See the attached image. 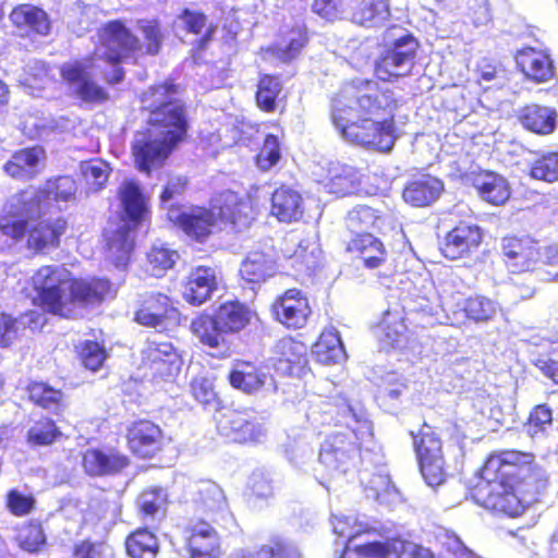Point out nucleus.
<instances>
[{
    "instance_id": "nucleus-1",
    "label": "nucleus",
    "mask_w": 558,
    "mask_h": 558,
    "mask_svg": "<svg viewBox=\"0 0 558 558\" xmlns=\"http://www.w3.org/2000/svg\"><path fill=\"white\" fill-rule=\"evenodd\" d=\"M397 99L377 82L355 78L345 83L331 101V120L350 143L389 151L397 138L393 111Z\"/></svg>"
},
{
    "instance_id": "nucleus-2",
    "label": "nucleus",
    "mask_w": 558,
    "mask_h": 558,
    "mask_svg": "<svg viewBox=\"0 0 558 558\" xmlns=\"http://www.w3.org/2000/svg\"><path fill=\"white\" fill-rule=\"evenodd\" d=\"M32 280L40 306L64 317L72 316L77 307L101 302L112 292L107 279H73L61 265L39 268Z\"/></svg>"
},
{
    "instance_id": "nucleus-3",
    "label": "nucleus",
    "mask_w": 558,
    "mask_h": 558,
    "mask_svg": "<svg viewBox=\"0 0 558 558\" xmlns=\"http://www.w3.org/2000/svg\"><path fill=\"white\" fill-rule=\"evenodd\" d=\"M331 524L335 534L347 538L341 558H435L429 549L400 538L355 544V539L368 534L371 529L353 515H332Z\"/></svg>"
},
{
    "instance_id": "nucleus-4",
    "label": "nucleus",
    "mask_w": 558,
    "mask_h": 558,
    "mask_svg": "<svg viewBox=\"0 0 558 558\" xmlns=\"http://www.w3.org/2000/svg\"><path fill=\"white\" fill-rule=\"evenodd\" d=\"M119 201L125 220L116 230L106 229L107 258L117 268H124L133 250L134 239L130 223L136 226L144 221L148 214L147 203L140 185L133 180H125L119 187Z\"/></svg>"
},
{
    "instance_id": "nucleus-5",
    "label": "nucleus",
    "mask_w": 558,
    "mask_h": 558,
    "mask_svg": "<svg viewBox=\"0 0 558 558\" xmlns=\"http://www.w3.org/2000/svg\"><path fill=\"white\" fill-rule=\"evenodd\" d=\"M75 192V181L70 177H60L54 181H49L43 191L29 189L12 196L5 204L0 218L1 232L7 236H19L23 233L25 229L24 211H19L21 206L25 207V215L40 214L44 199L68 202Z\"/></svg>"
},
{
    "instance_id": "nucleus-6",
    "label": "nucleus",
    "mask_w": 558,
    "mask_h": 558,
    "mask_svg": "<svg viewBox=\"0 0 558 558\" xmlns=\"http://www.w3.org/2000/svg\"><path fill=\"white\" fill-rule=\"evenodd\" d=\"M173 131L172 128L148 124L145 131L135 134L132 154L140 171L150 172L163 165L174 146L185 135Z\"/></svg>"
},
{
    "instance_id": "nucleus-7",
    "label": "nucleus",
    "mask_w": 558,
    "mask_h": 558,
    "mask_svg": "<svg viewBox=\"0 0 558 558\" xmlns=\"http://www.w3.org/2000/svg\"><path fill=\"white\" fill-rule=\"evenodd\" d=\"M177 87L166 82L151 86L142 95V105L149 111L148 124L174 129V133L185 134L187 123L182 104L175 98Z\"/></svg>"
},
{
    "instance_id": "nucleus-8",
    "label": "nucleus",
    "mask_w": 558,
    "mask_h": 558,
    "mask_svg": "<svg viewBox=\"0 0 558 558\" xmlns=\"http://www.w3.org/2000/svg\"><path fill=\"white\" fill-rule=\"evenodd\" d=\"M98 68L93 59L73 60L61 66V75L70 93L85 104L100 105L108 100L107 90L93 78V70Z\"/></svg>"
},
{
    "instance_id": "nucleus-9",
    "label": "nucleus",
    "mask_w": 558,
    "mask_h": 558,
    "mask_svg": "<svg viewBox=\"0 0 558 558\" xmlns=\"http://www.w3.org/2000/svg\"><path fill=\"white\" fill-rule=\"evenodd\" d=\"M99 45L94 53V61L105 60L117 64L129 58L140 47V38L119 20L104 25L99 32Z\"/></svg>"
},
{
    "instance_id": "nucleus-10",
    "label": "nucleus",
    "mask_w": 558,
    "mask_h": 558,
    "mask_svg": "<svg viewBox=\"0 0 558 558\" xmlns=\"http://www.w3.org/2000/svg\"><path fill=\"white\" fill-rule=\"evenodd\" d=\"M413 436V445L418 458L420 470L426 484L430 487L445 482L442 446L439 437L430 426L424 425L418 435Z\"/></svg>"
},
{
    "instance_id": "nucleus-11",
    "label": "nucleus",
    "mask_w": 558,
    "mask_h": 558,
    "mask_svg": "<svg viewBox=\"0 0 558 558\" xmlns=\"http://www.w3.org/2000/svg\"><path fill=\"white\" fill-rule=\"evenodd\" d=\"M359 445L349 435L337 432L329 435L323 442L318 461L327 470L330 477L347 474L356 465Z\"/></svg>"
},
{
    "instance_id": "nucleus-12",
    "label": "nucleus",
    "mask_w": 558,
    "mask_h": 558,
    "mask_svg": "<svg viewBox=\"0 0 558 558\" xmlns=\"http://www.w3.org/2000/svg\"><path fill=\"white\" fill-rule=\"evenodd\" d=\"M221 436L234 442L259 441L265 429L256 416L246 410L222 409L215 417Z\"/></svg>"
},
{
    "instance_id": "nucleus-13",
    "label": "nucleus",
    "mask_w": 558,
    "mask_h": 558,
    "mask_svg": "<svg viewBox=\"0 0 558 558\" xmlns=\"http://www.w3.org/2000/svg\"><path fill=\"white\" fill-rule=\"evenodd\" d=\"M191 504L196 513L213 522L228 526L233 522L223 490L211 481H202L191 488Z\"/></svg>"
},
{
    "instance_id": "nucleus-14",
    "label": "nucleus",
    "mask_w": 558,
    "mask_h": 558,
    "mask_svg": "<svg viewBox=\"0 0 558 558\" xmlns=\"http://www.w3.org/2000/svg\"><path fill=\"white\" fill-rule=\"evenodd\" d=\"M418 44L412 35L398 38L375 64V74L381 81L410 74Z\"/></svg>"
},
{
    "instance_id": "nucleus-15",
    "label": "nucleus",
    "mask_w": 558,
    "mask_h": 558,
    "mask_svg": "<svg viewBox=\"0 0 558 558\" xmlns=\"http://www.w3.org/2000/svg\"><path fill=\"white\" fill-rule=\"evenodd\" d=\"M19 211L25 213V207L21 206ZM38 214H31L23 216L24 231L19 236H11L19 240L27 232V247L35 252H45L54 248L59 245L60 236L64 233L66 222L62 218L47 219L41 221H34L33 218Z\"/></svg>"
},
{
    "instance_id": "nucleus-16",
    "label": "nucleus",
    "mask_w": 558,
    "mask_h": 558,
    "mask_svg": "<svg viewBox=\"0 0 558 558\" xmlns=\"http://www.w3.org/2000/svg\"><path fill=\"white\" fill-rule=\"evenodd\" d=\"M142 363L151 371L153 376L170 379L181 368V359L170 341L157 338L148 339L142 350Z\"/></svg>"
},
{
    "instance_id": "nucleus-17",
    "label": "nucleus",
    "mask_w": 558,
    "mask_h": 558,
    "mask_svg": "<svg viewBox=\"0 0 558 558\" xmlns=\"http://www.w3.org/2000/svg\"><path fill=\"white\" fill-rule=\"evenodd\" d=\"M276 320L292 329L303 328L312 314L306 294L299 289H289L279 295L271 306Z\"/></svg>"
},
{
    "instance_id": "nucleus-18",
    "label": "nucleus",
    "mask_w": 558,
    "mask_h": 558,
    "mask_svg": "<svg viewBox=\"0 0 558 558\" xmlns=\"http://www.w3.org/2000/svg\"><path fill=\"white\" fill-rule=\"evenodd\" d=\"M184 533L190 558H220L222 556L221 537L207 521L203 519L191 521Z\"/></svg>"
},
{
    "instance_id": "nucleus-19",
    "label": "nucleus",
    "mask_w": 558,
    "mask_h": 558,
    "mask_svg": "<svg viewBox=\"0 0 558 558\" xmlns=\"http://www.w3.org/2000/svg\"><path fill=\"white\" fill-rule=\"evenodd\" d=\"M168 219L179 226L189 236L203 241L218 227L216 213L204 207L182 209L169 206Z\"/></svg>"
},
{
    "instance_id": "nucleus-20",
    "label": "nucleus",
    "mask_w": 558,
    "mask_h": 558,
    "mask_svg": "<svg viewBox=\"0 0 558 558\" xmlns=\"http://www.w3.org/2000/svg\"><path fill=\"white\" fill-rule=\"evenodd\" d=\"M209 209L215 210L218 227L231 225L241 230L253 219L250 202L231 191H226L214 198Z\"/></svg>"
},
{
    "instance_id": "nucleus-21",
    "label": "nucleus",
    "mask_w": 558,
    "mask_h": 558,
    "mask_svg": "<svg viewBox=\"0 0 558 558\" xmlns=\"http://www.w3.org/2000/svg\"><path fill=\"white\" fill-rule=\"evenodd\" d=\"M502 253L505 263L511 272H525L534 269L541 257L537 244L529 238H504Z\"/></svg>"
},
{
    "instance_id": "nucleus-22",
    "label": "nucleus",
    "mask_w": 558,
    "mask_h": 558,
    "mask_svg": "<svg viewBox=\"0 0 558 558\" xmlns=\"http://www.w3.org/2000/svg\"><path fill=\"white\" fill-rule=\"evenodd\" d=\"M482 238L477 226L461 223L447 233L440 250L448 259L463 258L477 250Z\"/></svg>"
},
{
    "instance_id": "nucleus-23",
    "label": "nucleus",
    "mask_w": 558,
    "mask_h": 558,
    "mask_svg": "<svg viewBox=\"0 0 558 558\" xmlns=\"http://www.w3.org/2000/svg\"><path fill=\"white\" fill-rule=\"evenodd\" d=\"M232 387L246 393H253L260 389L275 391L276 381L269 373L268 366H256L248 362H239L229 375Z\"/></svg>"
},
{
    "instance_id": "nucleus-24",
    "label": "nucleus",
    "mask_w": 558,
    "mask_h": 558,
    "mask_svg": "<svg viewBox=\"0 0 558 558\" xmlns=\"http://www.w3.org/2000/svg\"><path fill=\"white\" fill-rule=\"evenodd\" d=\"M130 449L142 458H149L157 453L162 445V432L158 425L150 421H138L128 430Z\"/></svg>"
},
{
    "instance_id": "nucleus-25",
    "label": "nucleus",
    "mask_w": 558,
    "mask_h": 558,
    "mask_svg": "<svg viewBox=\"0 0 558 558\" xmlns=\"http://www.w3.org/2000/svg\"><path fill=\"white\" fill-rule=\"evenodd\" d=\"M218 288L217 272L211 267L198 266L190 272L183 287V299L192 305L208 301Z\"/></svg>"
},
{
    "instance_id": "nucleus-26",
    "label": "nucleus",
    "mask_w": 558,
    "mask_h": 558,
    "mask_svg": "<svg viewBox=\"0 0 558 558\" xmlns=\"http://www.w3.org/2000/svg\"><path fill=\"white\" fill-rule=\"evenodd\" d=\"M177 310L170 304L167 295L157 293L148 295L135 313V320L147 327L165 329L167 322L175 319Z\"/></svg>"
},
{
    "instance_id": "nucleus-27",
    "label": "nucleus",
    "mask_w": 558,
    "mask_h": 558,
    "mask_svg": "<svg viewBox=\"0 0 558 558\" xmlns=\"http://www.w3.org/2000/svg\"><path fill=\"white\" fill-rule=\"evenodd\" d=\"M275 362L276 372L282 375L299 376L307 363L306 348L303 343L292 338H283L276 344Z\"/></svg>"
},
{
    "instance_id": "nucleus-28",
    "label": "nucleus",
    "mask_w": 558,
    "mask_h": 558,
    "mask_svg": "<svg viewBox=\"0 0 558 558\" xmlns=\"http://www.w3.org/2000/svg\"><path fill=\"white\" fill-rule=\"evenodd\" d=\"M477 499L483 506L509 517L520 515L524 509V502L515 495L513 488L507 483H497L484 494H477Z\"/></svg>"
},
{
    "instance_id": "nucleus-29",
    "label": "nucleus",
    "mask_w": 558,
    "mask_h": 558,
    "mask_svg": "<svg viewBox=\"0 0 558 558\" xmlns=\"http://www.w3.org/2000/svg\"><path fill=\"white\" fill-rule=\"evenodd\" d=\"M515 62L523 74L534 82H547L554 75L551 60L543 50L524 47L517 52Z\"/></svg>"
},
{
    "instance_id": "nucleus-30",
    "label": "nucleus",
    "mask_w": 558,
    "mask_h": 558,
    "mask_svg": "<svg viewBox=\"0 0 558 558\" xmlns=\"http://www.w3.org/2000/svg\"><path fill=\"white\" fill-rule=\"evenodd\" d=\"M45 159V150L39 146L15 151L3 165L4 172L19 180H29L36 175Z\"/></svg>"
},
{
    "instance_id": "nucleus-31",
    "label": "nucleus",
    "mask_w": 558,
    "mask_h": 558,
    "mask_svg": "<svg viewBox=\"0 0 558 558\" xmlns=\"http://www.w3.org/2000/svg\"><path fill=\"white\" fill-rule=\"evenodd\" d=\"M336 424L344 425L359 441H365L373 436V426L365 409L344 399L337 404Z\"/></svg>"
},
{
    "instance_id": "nucleus-32",
    "label": "nucleus",
    "mask_w": 558,
    "mask_h": 558,
    "mask_svg": "<svg viewBox=\"0 0 558 558\" xmlns=\"http://www.w3.org/2000/svg\"><path fill=\"white\" fill-rule=\"evenodd\" d=\"M129 464L125 456L119 452L88 449L83 454V468L92 476H105L122 471Z\"/></svg>"
},
{
    "instance_id": "nucleus-33",
    "label": "nucleus",
    "mask_w": 558,
    "mask_h": 558,
    "mask_svg": "<svg viewBox=\"0 0 558 558\" xmlns=\"http://www.w3.org/2000/svg\"><path fill=\"white\" fill-rule=\"evenodd\" d=\"M347 250L360 258L367 268L380 267L387 258V252L383 242L373 234L357 233L348 243Z\"/></svg>"
},
{
    "instance_id": "nucleus-34",
    "label": "nucleus",
    "mask_w": 558,
    "mask_h": 558,
    "mask_svg": "<svg viewBox=\"0 0 558 558\" xmlns=\"http://www.w3.org/2000/svg\"><path fill=\"white\" fill-rule=\"evenodd\" d=\"M284 258L300 274L315 270L322 258V250L315 235L298 241V246L292 252L284 250Z\"/></svg>"
},
{
    "instance_id": "nucleus-35",
    "label": "nucleus",
    "mask_w": 558,
    "mask_h": 558,
    "mask_svg": "<svg viewBox=\"0 0 558 558\" xmlns=\"http://www.w3.org/2000/svg\"><path fill=\"white\" fill-rule=\"evenodd\" d=\"M444 190L442 182L432 175H422L410 183L403 190L405 203L423 207L435 202Z\"/></svg>"
},
{
    "instance_id": "nucleus-36",
    "label": "nucleus",
    "mask_w": 558,
    "mask_h": 558,
    "mask_svg": "<svg viewBox=\"0 0 558 558\" xmlns=\"http://www.w3.org/2000/svg\"><path fill=\"white\" fill-rule=\"evenodd\" d=\"M277 269V260L270 253L254 251L242 262L240 274L247 282L260 283L272 277Z\"/></svg>"
},
{
    "instance_id": "nucleus-37",
    "label": "nucleus",
    "mask_w": 558,
    "mask_h": 558,
    "mask_svg": "<svg viewBox=\"0 0 558 558\" xmlns=\"http://www.w3.org/2000/svg\"><path fill=\"white\" fill-rule=\"evenodd\" d=\"M518 118L525 130L535 134L547 135L556 129L557 113L550 107L529 105L519 111Z\"/></svg>"
},
{
    "instance_id": "nucleus-38",
    "label": "nucleus",
    "mask_w": 558,
    "mask_h": 558,
    "mask_svg": "<svg viewBox=\"0 0 558 558\" xmlns=\"http://www.w3.org/2000/svg\"><path fill=\"white\" fill-rule=\"evenodd\" d=\"M271 215L281 222L298 221L303 215L301 195L290 187L277 189L271 197Z\"/></svg>"
},
{
    "instance_id": "nucleus-39",
    "label": "nucleus",
    "mask_w": 558,
    "mask_h": 558,
    "mask_svg": "<svg viewBox=\"0 0 558 558\" xmlns=\"http://www.w3.org/2000/svg\"><path fill=\"white\" fill-rule=\"evenodd\" d=\"M473 186L481 198L492 205H502L510 196L507 180L495 172H482L474 177Z\"/></svg>"
},
{
    "instance_id": "nucleus-40",
    "label": "nucleus",
    "mask_w": 558,
    "mask_h": 558,
    "mask_svg": "<svg viewBox=\"0 0 558 558\" xmlns=\"http://www.w3.org/2000/svg\"><path fill=\"white\" fill-rule=\"evenodd\" d=\"M462 280L451 271L444 272L437 281L436 292L438 306L445 313L458 314L463 301Z\"/></svg>"
},
{
    "instance_id": "nucleus-41",
    "label": "nucleus",
    "mask_w": 558,
    "mask_h": 558,
    "mask_svg": "<svg viewBox=\"0 0 558 558\" xmlns=\"http://www.w3.org/2000/svg\"><path fill=\"white\" fill-rule=\"evenodd\" d=\"M360 183V173L355 168L337 162L330 165L325 187L331 194L345 196L355 193Z\"/></svg>"
},
{
    "instance_id": "nucleus-42",
    "label": "nucleus",
    "mask_w": 558,
    "mask_h": 558,
    "mask_svg": "<svg viewBox=\"0 0 558 558\" xmlns=\"http://www.w3.org/2000/svg\"><path fill=\"white\" fill-rule=\"evenodd\" d=\"M11 22L19 28L47 35L50 31V21L47 13L33 4H20L10 13Z\"/></svg>"
},
{
    "instance_id": "nucleus-43",
    "label": "nucleus",
    "mask_w": 558,
    "mask_h": 558,
    "mask_svg": "<svg viewBox=\"0 0 558 558\" xmlns=\"http://www.w3.org/2000/svg\"><path fill=\"white\" fill-rule=\"evenodd\" d=\"M313 354L322 364H337L345 360V351L339 332L333 327L323 330L313 347Z\"/></svg>"
},
{
    "instance_id": "nucleus-44",
    "label": "nucleus",
    "mask_w": 558,
    "mask_h": 558,
    "mask_svg": "<svg viewBox=\"0 0 558 558\" xmlns=\"http://www.w3.org/2000/svg\"><path fill=\"white\" fill-rule=\"evenodd\" d=\"M410 387L407 379L398 373H387L383 377L379 388L378 400L381 407L388 412L398 410L401 398L408 393Z\"/></svg>"
},
{
    "instance_id": "nucleus-45",
    "label": "nucleus",
    "mask_w": 558,
    "mask_h": 558,
    "mask_svg": "<svg viewBox=\"0 0 558 558\" xmlns=\"http://www.w3.org/2000/svg\"><path fill=\"white\" fill-rule=\"evenodd\" d=\"M214 317L219 330L227 335L244 328L250 320V312L239 302H227L219 306Z\"/></svg>"
},
{
    "instance_id": "nucleus-46",
    "label": "nucleus",
    "mask_w": 558,
    "mask_h": 558,
    "mask_svg": "<svg viewBox=\"0 0 558 558\" xmlns=\"http://www.w3.org/2000/svg\"><path fill=\"white\" fill-rule=\"evenodd\" d=\"M390 15L387 0H361L353 10L354 23L372 27L385 23Z\"/></svg>"
},
{
    "instance_id": "nucleus-47",
    "label": "nucleus",
    "mask_w": 558,
    "mask_h": 558,
    "mask_svg": "<svg viewBox=\"0 0 558 558\" xmlns=\"http://www.w3.org/2000/svg\"><path fill=\"white\" fill-rule=\"evenodd\" d=\"M136 505L143 520H157L165 515L167 493L161 487H150L137 497Z\"/></svg>"
},
{
    "instance_id": "nucleus-48",
    "label": "nucleus",
    "mask_w": 558,
    "mask_h": 558,
    "mask_svg": "<svg viewBox=\"0 0 558 558\" xmlns=\"http://www.w3.org/2000/svg\"><path fill=\"white\" fill-rule=\"evenodd\" d=\"M499 305L496 301L481 294H475L466 298L460 312H463L465 317L474 323H487L497 315Z\"/></svg>"
},
{
    "instance_id": "nucleus-49",
    "label": "nucleus",
    "mask_w": 558,
    "mask_h": 558,
    "mask_svg": "<svg viewBox=\"0 0 558 558\" xmlns=\"http://www.w3.org/2000/svg\"><path fill=\"white\" fill-rule=\"evenodd\" d=\"M128 555L132 558H156L159 543L156 535L148 529H137L125 542Z\"/></svg>"
},
{
    "instance_id": "nucleus-50",
    "label": "nucleus",
    "mask_w": 558,
    "mask_h": 558,
    "mask_svg": "<svg viewBox=\"0 0 558 558\" xmlns=\"http://www.w3.org/2000/svg\"><path fill=\"white\" fill-rule=\"evenodd\" d=\"M513 475L514 472L506 470L499 453L492 454L481 470V481L476 485V495L486 493L497 483H507L506 480Z\"/></svg>"
},
{
    "instance_id": "nucleus-51",
    "label": "nucleus",
    "mask_w": 558,
    "mask_h": 558,
    "mask_svg": "<svg viewBox=\"0 0 558 558\" xmlns=\"http://www.w3.org/2000/svg\"><path fill=\"white\" fill-rule=\"evenodd\" d=\"M513 475L514 472L506 470L499 453L492 454L481 470V481L476 485V495L486 493L497 483H507L506 480Z\"/></svg>"
},
{
    "instance_id": "nucleus-52",
    "label": "nucleus",
    "mask_w": 558,
    "mask_h": 558,
    "mask_svg": "<svg viewBox=\"0 0 558 558\" xmlns=\"http://www.w3.org/2000/svg\"><path fill=\"white\" fill-rule=\"evenodd\" d=\"M214 316L201 315L191 323L192 333L204 344L216 349L226 342L223 330H219Z\"/></svg>"
},
{
    "instance_id": "nucleus-53",
    "label": "nucleus",
    "mask_w": 558,
    "mask_h": 558,
    "mask_svg": "<svg viewBox=\"0 0 558 558\" xmlns=\"http://www.w3.org/2000/svg\"><path fill=\"white\" fill-rule=\"evenodd\" d=\"M179 258L177 251L163 243H155L147 253V271L154 277H161L172 268Z\"/></svg>"
},
{
    "instance_id": "nucleus-54",
    "label": "nucleus",
    "mask_w": 558,
    "mask_h": 558,
    "mask_svg": "<svg viewBox=\"0 0 558 558\" xmlns=\"http://www.w3.org/2000/svg\"><path fill=\"white\" fill-rule=\"evenodd\" d=\"M307 41L306 28L303 24L293 26L277 44L276 53L279 59L289 61L294 59Z\"/></svg>"
},
{
    "instance_id": "nucleus-55",
    "label": "nucleus",
    "mask_w": 558,
    "mask_h": 558,
    "mask_svg": "<svg viewBox=\"0 0 558 558\" xmlns=\"http://www.w3.org/2000/svg\"><path fill=\"white\" fill-rule=\"evenodd\" d=\"M16 541L20 548L27 553H40L47 544L41 524L35 521H31L19 529Z\"/></svg>"
},
{
    "instance_id": "nucleus-56",
    "label": "nucleus",
    "mask_w": 558,
    "mask_h": 558,
    "mask_svg": "<svg viewBox=\"0 0 558 558\" xmlns=\"http://www.w3.org/2000/svg\"><path fill=\"white\" fill-rule=\"evenodd\" d=\"M206 28L205 35L201 38V47H204L210 40L211 26L206 27V17L204 14L185 9L175 20L174 29L177 35H180V29H185L187 33L201 34Z\"/></svg>"
},
{
    "instance_id": "nucleus-57",
    "label": "nucleus",
    "mask_w": 558,
    "mask_h": 558,
    "mask_svg": "<svg viewBox=\"0 0 558 558\" xmlns=\"http://www.w3.org/2000/svg\"><path fill=\"white\" fill-rule=\"evenodd\" d=\"M80 169L88 189L93 192H97L105 186L111 171L109 165L101 159L83 161Z\"/></svg>"
},
{
    "instance_id": "nucleus-58",
    "label": "nucleus",
    "mask_w": 558,
    "mask_h": 558,
    "mask_svg": "<svg viewBox=\"0 0 558 558\" xmlns=\"http://www.w3.org/2000/svg\"><path fill=\"white\" fill-rule=\"evenodd\" d=\"M137 28L143 40L140 39V47L136 48V51L157 54L162 43V34L158 23L155 20H140L137 22Z\"/></svg>"
},
{
    "instance_id": "nucleus-59",
    "label": "nucleus",
    "mask_w": 558,
    "mask_h": 558,
    "mask_svg": "<svg viewBox=\"0 0 558 558\" xmlns=\"http://www.w3.org/2000/svg\"><path fill=\"white\" fill-rule=\"evenodd\" d=\"M385 341L391 347H400L407 327L398 312L387 311L379 324Z\"/></svg>"
},
{
    "instance_id": "nucleus-60",
    "label": "nucleus",
    "mask_w": 558,
    "mask_h": 558,
    "mask_svg": "<svg viewBox=\"0 0 558 558\" xmlns=\"http://www.w3.org/2000/svg\"><path fill=\"white\" fill-rule=\"evenodd\" d=\"M380 219V216L372 207L359 205L348 213L347 227L357 233L372 227L379 228Z\"/></svg>"
},
{
    "instance_id": "nucleus-61",
    "label": "nucleus",
    "mask_w": 558,
    "mask_h": 558,
    "mask_svg": "<svg viewBox=\"0 0 558 558\" xmlns=\"http://www.w3.org/2000/svg\"><path fill=\"white\" fill-rule=\"evenodd\" d=\"M258 554L264 558H301L298 545L291 539L276 535L263 545Z\"/></svg>"
},
{
    "instance_id": "nucleus-62",
    "label": "nucleus",
    "mask_w": 558,
    "mask_h": 558,
    "mask_svg": "<svg viewBox=\"0 0 558 558\" xmlns=\"http://www.w3.org/2000/svg\"><path fill=\"white\" fill-rule=\"evenodd\" d=\"M190 388L194 399L201 404L211 408L219 404L214 379L209 375H197L191 380Z\"/></svg>"
},
{
    "instance_id": "nucleus-63",
    "label": "nucleus",
    "mask_w": 558,
    "mask_h": 558,
    "mask_svg": "<svg viewBox=\"0 0 558 558\" xmlns=\"http://www.w3.org/2000/svg\"><path fill=\"white\" fill-rule=\"evenodd\" d=\"M281 92V84L278 77L264 75L258 83L256 102L260 109L270 112L276 108V99Z\"/></svg>"
},
{
    "instance_id": "nucleus-64",
    "label": "nucleus",
    "mask_w": 558,
    "mask_h": 558,
    "mask_svg": "<svg viewBox=\"0 0 558 558\" xmlns=\"http://www.w3.org/2000/svg\"><path fill=\"white\" fill-rule=\"evenodd\" d=\"M530 174L536 180L558 181V153H548L537 158L531 166Z\"/></svg>"
}]
</instances>
